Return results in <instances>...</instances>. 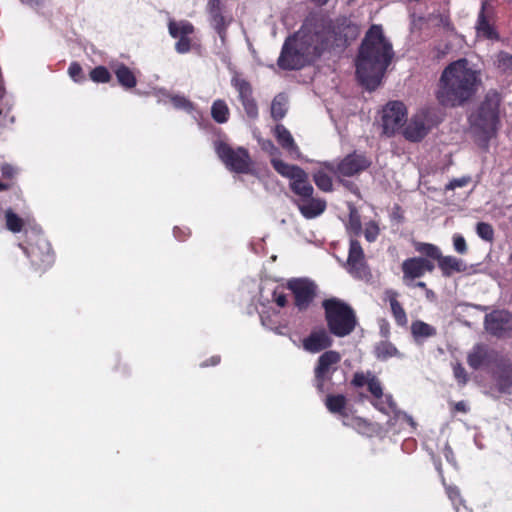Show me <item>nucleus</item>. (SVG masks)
<instances>
[{"label": "nucleus", "instance_id": "41", "mask_svg": "<svg viewBox=\"0 0 512 512\" xmlns=\"http://www.w3.org/2000/svg\"><path fill=\"white\" fill-rule=\"evenodd\" d=\"M497 67L504 73L512 75V55L500 52L497 56Z\"/></svg>", "mask_w": 512, "mask_h": 512}, {"label": "nucleus", "instance_id": "35", "mask_svg": "<svg viewBox=\"0 0 512 512\" xmlns=\"http://www.w3.org/2000/svg\"><path fill=\"white\" fill-rule=\"evenodd\" d=\"M286 98L283 94L274 97L271 103V117L275 121L283 119L286 115Z\"/></svg>", "mask_w": 512, "mask_h": 512}, {"label": "nucleus", "instance_id": "8", "mask_svg": "<svg viewBox=\"0 0 512 512\" xmlns=\"http://www.w3.org/2000/svg\"><path fill=\"white\" fill-rule=\"evenodd\" d=\"M433 114V110L429 108L422 109L415 114L404 128V137L411 142L421 141L437 124V121L433 119Z\"/></svg>", "mask_w": 512, "mask_h": 512}, {"label": "nucleus", "instance_id": "47", "mask_svg": "<svg viewBox=\"0 0 512 512\" xmlns=\"http://www.w3.org/2000/svg\"><path fill=\"white\" fill-rule=\"evenodd\" d=\"M476 231L479 237L486 241H491L494 236L493 227L486 222H479L476 227Z\"/></svg>", "mask_w": 512, "mask_h": 512}, {"label": "nucleus", "instance_id": "21", "mask_svg": "<svg viewBox=\"0 0 512 512\" xmlns=\"http://www.w3.org/2000/svg\"><path fill=\"white\" fill-rule=\"evenodd\" d=\"M299 209L301 215L306 219H313L321 215L327 207V203L320 197H314V194L301 201H293Z\"/></svg>", "mask_w": 512, "mask_h": 512}, {"label": "nucleus", "instance_id": "36", "mask_svg": "<svg viewBox=\"0 0 512 512\" xmlns=\"http://www.w3.org/2000/svg\"><path fill=\"white\" fill-rule=\"evenodd\" d=\"M312 179L315 185L323 192L333 191L332 178L324 171L318 170L313 173Z\"/></svg>", "mask_w": 512, "mask_h": 512}, {"label": "nucleus", "instance_id": "64", "mask_svg": "<svg viewBox=\"0 0 512 512\" xmlns=\"http://www.w3.org/2000/svg\"><path fill=\"white\" fill-rule=\"evenodd\" d=\"M416 287L418 288H421V289H427L426 288V283L425 282H422V281H419L415 284Z\"/></svg>", "mask_w": 512, "mask_h": 512}, {"label": "nucleus", "instance_id": "25", "mask_svg": "<svg viewBox=\"0 0 512 512\" xmlns=\"http://www.w3.org/2000/svg\"><path fill=\"white\" fill-rule=\"evenodd\" d=\"M343 265L356 279L369 281L372 278L371 270L367 265L365 258H347Z\"/></svg>", "mask_w": 512, "mask_h": 512}, {"label": "nucleus", "instance_id": "55", "mask_svg": "<svg viewBox=\"0 0 512 512\" xmlns=\"http://www.w3.org/2000/svg\"><path fill=\"white\" fill-rule=\"evenodd\" d=\"M368 379L364 373L362 372H356L354 375H353V378H352V381H351V384L354 386V387H363L364 385L367 384L368 382Z\"/></svg>", "mask_w": 512, "mask_h": 512}, {"label": "nucleus", "instance_id": "61", "mask_svg": "<svg viewBox=\"0 0 512 512\" xmlns=\"http://www.w3.org/2000/svg\"><path fill=\"white\" fill-rule=\"evenodd\" d=\"M11 188V184L0 181V191H7Z\"/></svg>", "mask_w": 512, "mask_h": 512}, {"label": "nucleus", "instance_id": "59", "mask_svg": "<svg viewBox=\"0 0 512 512\" xmlns=\"http://www.w3.org/2000/svg\"><path fill=\"white\" fill-rule=\"evenodd\" d=\"M339 181L343 184L344 187H346L352 193H354L356 195H358L360 193L359 188L355 183L350 182V181H343V180H341V178L339 179Z\"/></svg>", "mask_w": 512, "mask_h": 512}, {"label": "nucleus", "instance_id": "62", "mask_svg": "<svg viewBox=\"0 0 512 512\" xmlns=\"http://www.w3.org/2000/svg\"><path fill=\"white\" fill-rule=\"evenodd\" d=\"M268 148H271V149L275 148V146L271 140H267L266 142L263 143V149H268Z\"/></svg>", "mask_w": 512, "mask_h": 512}, {"label": "nucleus", "instance_id": "32", "mask_svg": "<svg viewBox=\"0 0 512 512\" xmlns=\"http://www.w3.org/2000/svg\"><path fill=\"white\" fill-rule=\"evenodd\" d=\"M411 334L416 342L433 337L437 334L436 328L421 320L413 321L411 324Z\"/></svg>", "mask_w": 512, "mask_h": 512}, {"label": "nucleus", "instance_id": "31", "mask_svg": "<svg viewBox=\"0 0 512 512\" xmlns=\"http://www.w3.org/2000/svg\"><path fill=\"white\" fill-rule=\"evenodd\" d=\"M271 164L275 171L281 176L288 178L289 182H292L304 171L300 166L288 164L281 159H272Z\"/></svg>", "mask_w": 512, "mask_h": 512}, {"label": "nucleus", "instance_id": "40", "mask_svg": "<svg viewBox=\"0 0 512 512\" xmlns=\"http://www.w3.org/2000/svg\"><path fill=\"white\" fill-rule=\"evenodd\" d=\"M347 229L355 236H359L362 232L361 217L356 208L350 209Z\"/></svg>", "mask_w": 512, "mask_h": 512}, {"label": "nucleus", "instance_id": "63", "mask_svg": "<svg viewBox=\"0 0 512 512\" xmlns=\"http://www.w3.org/2000/svg\"><path fill=\"white\" fill-rule=\"evenodd\" d=\"M311 1L317 5L322 6V5H325L329 0H311Z\"/></svg>", "mask_w": 512, "mask_h": 512}, {"label": "nucleus", "instance_id": "45", "mask_svg": "<svg viewBox=\"0 0 512 512\" xmlns=\"http://www.w3.org/2000/svg\"><path fill=\"white\" fill-rule=\"evenodd\" d=\"M453 375L460 386H464L469 381L468 373L459 362L453 365Z\"/></svg>", "mask_w": 512, "mask_h": 512}, {"label": "nucleus", "instance_id": "15", "mask_svg": "<svg viewBox=\"0 0 512 512\" xmlns=\"http://www.w3.org/2000/svg\"><path fill=\"white\" fill-rule=\"evenodd\" d=\"M484 327L492 336L506 337L512 331V314L506 310H493L485 315Z\"/></svg>", "mask_w": 512, "mask_h": 512}, {"label": "nucleus", "instance_id": "26", "mask_svg": "<svg viewBox=\"0 0 512 512\" xmlns=\"http://www.w3.org/2000/svg\"><path fill=\"white\" fill-rule=\"evenodd\" d=\"M438 265L445 276H451L454 273L464 272L470 274L473 266L465 264L461 258H436Z\"/></svg>", "mask_w": 512, "mask_h": 512}, {"label": "nucleus", "instance_id": "44", "mask_svg": "<svg viewBox=\"0 0 512 512\" xmlns=\"http://www.w3.org/2000/svg\"><path fill=\"white\" fill-rule=\"evenodd\" d=\"M414 247L421 256H441L439 249L432 244L414 242Z\"/></svg>", "mask_w": 512, "mask_h": 512}, {"label": "nucleus", "instance_id": "50", "mask_svg": "<svg viewBox=\"0 0 512 512\" xmlns=\"http://www.w3.org/2000/svg\"><path fill=\"white\" fill-rule=\"evenodd\" d=\"M173 234L177 240L186 241L191 236V229L187 226H175Z\"/></svg>", "mask_w": 512, "mask_h": 512}, {"label": "nucleus", "instance_id": "30", "mask_svg": "<svg viewBox=\"0 0 512 512\" xmlns=\"http://www.w3.org/2000/svg\"><path fill=\"white\" fill-rule=\"evenodd\" d=\"M374 355L380 361H386L392 357H403V354L396 348V346L387 340L380 341L375 345Z\"/></svg>", "mask_w": 512, "mask_h": 512}, {"label": "nucleus", "instance_id": "23", "mask_svg": "<svg viewBox=\"0 0 512 512\" xmlns=\"http://www.w3.org/2000/svg\"><path fill=\"white\" fill-rule=\"evenodd\" d=\"M289 189L297 197L293 201H301L314 194V187L312 186L309 180V175L305 170L292 182H289Z\"/></svg>", "mask_w": 512, "mask_h": 512}, {"label": "nucleus", "instance_id": "10", "mask_svg": "<svg viewBox=\"0 0 512 512\" xmlns=\"http://www.w3.org/2000/svg\"><path fill=\"white\" fill-rule=\"evenodd\" d=\"M294 297V305L299 311H306L317 294V286L308 279H292L287 284Z\"/></svg>", "mask_w": 512, "mask_h": 512}, {"label": "nucleus", "instance_id": "33", "mask_svg": "<svg viewBox=\"0 0 512 512\" xmlns=\"http://www.w3.org/2000/svg\"><path fill=\"white\" fill-rule=\"evenodd\" d=\"M325 405L329 412L333 414H339L341 416H346V405H347V399L342 394L337 395H327L325 400Z\"/></svg>", "mask_w": 512, "mask_h": 512}, {"label": "nucleus", "instance_id": "6", "mask_svg": "<svg viewBox=\"0 0 512 512\" xmlns=\"http://www.w3.org/2000/svg\"><path fill=\"white\" fill-rule=\"evenodd\" d=\"M215 151L230 171L238 174H251L253 172V161L246 148L238 147L234 149L229 144L218 141L215 144Z\"/></svg>", "mask_w": 512, "mask_h": 512}, {"label": "nucleus", "instance_id": "9", "mask_svg": "<svg viewBox=\"0 0 512 512\" xmlns=\"http://www.w3.org/2000/svg\"><path fill=\"white\" fill-rule=\"evenodd\" d=\"M310 63L312 62L305 56L304 52L287 37L277 60L279 68L285 71L300 70Z\"/></svg>", "mask_w": 512, "mask_h": 512}, {"label": "nucleus", "instance_id": "51", "mask_svg": "<svg viewBox=\"0 0 512 512\" xmlns=\"http://www.w3.org/2000/svg\"><path fill=\"white\" fill-rule=\"evenodd\" d=\"M0 171H1L2 177L4 179H9V180H12L17 174V169L8 163L2 164L0 166Z\"/></svg>", "mask_w": 512, "mask_h": 512}, {"label": "nucleus", "instance_id": "56", "mask_svg": "<svg viewBox=\"0 0 512 512\" xmlns=\"http://www.w3.org/2000/svg\"><path fill=\"white\" fill-rule=\"evenodd\" d=\"M273 301L279 306V307H285L288 303L287 296L282 291L275 290L273 293Z\"/></svg>", "mask_w": 512, "mask_h": 512}, {"label": "nucleus", "instance_id": "4", "mask_svg": "<svg viewBox=\"0 0 512 512\" xmlns=\"http://www.w3.org/2000/svg\"><path fill=\"white\" fill-rule=\"evenodd\" d=\"M325 320L330 334L342 338L350 335L357 326L353 308L339 298H329L322 302Z\"/></svg>", "mask_w": 512, "mask_h": 512}, {"label": "nucleus", "instance_id": "14", "mask_svg": "<svg viewBox=\"0 0 512 512\" xmlns=\"http://www.w3.org/2000/svg\"><path fill=\"white\" fill-rule=\"evenodd\" d=\"M227 2L228 0H209L206 7L210 24L222 42L225 41L228 26L232 22V17L227 15Z\"/></svg>", "mask_w": 512, "mask_h": 512}, {"label": "nucleus", "instance_id": "7", "mask_svg": "<svg viewBox=\"0 0 512 512\" xmlns=\"http://www.w3.org/2000/svg\"><path fill=\"white\" fill-rule=\"evenodd\" d=\"M371 164V160L364 153L353 151L339 160L338 163L324 162L323 166L340 179L342 177L358 176L366 171Z\"/></svg>", "mask_w": 512, "mask_h": 512}, {"label": "nucleus", "instance_id": "28", "mask_svg": "<svg viewBox=\"0 0 512 512\" xmlns=\"http://www.w3.org/2000/svg\"><path fill=\"white\" fill-rule=\"evenodd\" d=\"M274 136L278 144L286 151L292 153L298 150L290 131L282 124H277L274 128Z\"/></svg>", "mask_w": 512, "mask_h": 512}, {"label": "nucleus", "instance_id": "54", "mask_svg": "<svg viewBox=\"0 0 512 512\" xmlns=\"http://www.w3.org/2000/svg\"><path fill=\"white\" fill-rule=\"evenodd\" d=\"M348 256H364V252L360 242L356 239L350 241Z\"/></svg>", "mask_w": 512, "mask_h": 512}, {"label": "nucleus", "instance_id": "57", "mask_svg": "<svg viewBox=\"0 0 512 512\" xmlns=\"http://www.w3.org/2000/svg\"><path fill=\"white\" fill-rule=\"evenodd\" d=\"M251 247H252V252L255 254L267 253L263 239H258L257 241L252 242Z\"/></svg>", "mask_w": 512, "mask_h": 512}, {"label": "nucleus", "instance_id": "2", "mask_svg": "<svg viewBox=\"0 0 512 512\" xmlns=\"http://www.w3.org/2000/svg\"><path fill=\"white\" fill-rule=\"evenodd\" d=\"M480 85V72L466 58L458 59L442 71L435 97L445 108L463 107L474 98Z\"/></svg>", "mask_w": 512, "mask_h": 512}, {"label": "nucleus", "instance_id": "29", "mask_svg": "<svg viewBox=\"0 0 512 512\" xmlns=\"http://www.w3.org/2000/svg\"><path fill=\"white\" fill-rule=\"evenodd\" d=\"M118 83L125 89H132L137 85L134 72L124 63H120L114 70Z\"/></svg>", "mask_w": 512, "mask_h": 512}, {"label": "nucleus", "instance_id": "22", "mask_svg": "<svg viewBox=\"0 0 512 512\" xmlns=\"http://www.w3.org/2000/svg\"><path fill=\"white\" fill-rule=\"evenodd\" d=\"M494 367L499 391L507 392L512 387V363L503 356Z\"/></svg>", "mask_w": 512, "mask_h": 512}, {"label": "nucleus", "instance_id": "48", "mask_svg": "<svg viewBox=\"0 0 512 512\" xmlns=\"http://www.w3.org/2000/svg\"><path fill=\"white\" fill-rule=\"evenodd\" d=\"M175 50L179 54H186L192 49V38L191 36L180 37L175 43Z\"/></svg>", "mask_w": 512, "mask_h": 512}, {"label": "nucleus", "instance_id": "39", "mask_svg": "<svg viewBox=\"0 0 512 512\" xmlns=\"http://www.w3.org/2000/svg\"><path fill=\"white\" fill-rule=\"evenodd\" d=\"M89 77L95 83H109L112 79L109 70L102 65L93 68L89 73Z\"/></svg>", "mask_w": 512, "mask_h": 512}, {"label": "nucleus", "instance_id": "46", "mask_svg": "<svg viewBox=\"0 0 512 512\" xmlns=\"http://www.w3.org/2000/svg\"><path fill=\"white\" fill-rule=\"evenodd\" d=\"M367 387H368L369 392L375 398L379 399V398H381L383 396V389H382L381 382L379 381V379L375 375H372L368 379Z\"/></svg>", "mask_w": 512, "mask_h": 512}, {"label": "nucleus", "instance_id": "24", "mask_svg": "<svg viewBox=\"0 0 512 512\" xmlns=\"http://www.w3.org/2000/svg\"><path fill=\"white\" fill-rule=\"evenodd\" d=\"M385 300L389 301L391 313L398 326L404 327L408 323L407 314L402 304L398 301V292L393 289L385 291Z\"/></svg>", "mask_w": 512, "mask_h": 512}, {"label": "nucleus", "instance_id": "1", "mask_svg": "<svg viewBox=\"0 0 512 512\" xmlns=\"http://www.w3.org/2000/svg\"><path fill=\"white\" fill-rule=\"evenodd\" d=\"M394 56L392 44L386 39L381 25L373 24L366 32L355 60L356 77L369 91H374Z\"/></svg>", "mask_w": 512, "mask_h": 512}, {"label": "nucleus", "instance_id": "19", "mask_svg": "<svg viewBox=\"0 0 512 512\" xmlns=\"http://www.w3.org/2000/svg\"><path fill=\"white\" fill-rule=\"evenodd\" d=\"M359 34L360 26L349 18L339 20L335 28V40L341 42L343 46L350 45Z\"/></svg>", "mask_w": 512, "mask_h": 512}, {"label": "nucleus", "instance_id": "53", "mask_svg": "<svg viewBox=\"0 0 512 512\" xmlns=\"http://www.w3.org/2000/svg\"><path fill=\"white\" fill-rule=\"evenodd\" d=\"M453 244L457 253L464 254L466 252V241L463 236L455 235L453 237Z\"/></svg>", "mask_w": 512, "mask_h": 512}, {"label": "nucleus", "instance_id": "3", "mask_svg": "<svg viewBox=\"0 0 512 512\" xmlns=\"http://www.w3.org/2000/svg\"><path fill=\"white\" fill-rule=\"evenodd\" d=\"M501 94L494 89L489 90L477 108L470 114L469 123L479 141L485 145L497 135L501 126L500 106Z\"/></svg>", "mask_w": 512, "mask_h": 512}, {"label": "nucleus", "instance_id": "20", "mask_svg": "<svg viewBox=\"0 0 512 512\" xmlns=\"http://www.w3.org/2000/svg\"><path fill=\"white\" fill-rule=\"evenodd\" d=\"M477 36L483 37L488 40H499V34L496 31L491 17L487 13V3L483 2L481 9L478 13L476 25H475Z\"/></svg>", "mask_w": 512, "mask_h": 512}, {"label": "nucleus", "instance_id": "49", "mask_svg": "<svg viewBox=\"0 0 512 512\" xmlns=\"http://www.w3.org/2000/svg\"><path fill=\"white\" fill-rule=\"evenodd\" d=\"M380 233L378 224L375 221H370L366 224L364 229V236L368 242H374Z\"/></svg>", "mask_w": 512, "mask_h": 512}, {"label": "nucleus", "instance_id": "5", "mask_svg": "<svg viewBox=\"0 0 512 512\" xmlns=\"http://www.w3.org/2000/svg\"><path fill=\"white\" fill-rule=\"evenodd\" d=\"M288 38L304 52L311 62L320 58L328 46L326 33L312 21H305L301 28Z\"/></svg>", "mask_w": 512, "mask_h": 512}, {"label": "nucleus", "instance_id": "11", "mask_svg": "<svg viewBox=\"0 0 512 512\" xmlns=\"http://www.w3.org/2000/svg\"><path fill=\"white\" fill-rule=\"evenodd\" d=\"M340 361L341 355L335 350H328L320 355L314 370L315 386L318 391H324L325 383L331 379L332 374L336 371V366Z\"/></svg>", "mask_w": 512, "mask_h": 512}, {"label": "nucleus", "instance_id": "52", "mask_svg": "<svg viewBox=\"0 0 512 512\" xmlns=\"http://www.w3.org/2000/svg\"><path fill=\"white\" fill-rule=\"evenodd\" d=\"M469 180V177L454 178L445 186V190H454L457 187H464L469 183Z\"/></svg>", "mask_w": 512, "mask_h": 512}, {"label": "nucleus", "instance_id": "43", "mask_svg": "<svg viewBox=\"0 0 512 512\" xmlns=\"http://www.w3.org/2000/svg\"><path fill=\"white\" fill-rule=\"evenodd\" d=\"M170 101L176 109H181L189 113L194 110V104L185 96L173 95L170 97Z\"/></svg>", "mask_w": 512, "mask_h": 512}, {"label": "nucleus", "instance_id": "18", "mask_svg": "<svg viewBox=\"0 0 512 512\" xmlns=\"http://www.w3.org/2000/svg\"><path fill=\"white\" fill-rule=\"evenodd\" d=\"M333 344V339L330 336L329 330L320 327L313 329L310 334L302 340L303 348L310 353H318L320 351L330 348Z\"/></svg>", "mask_w": 512, "mask_h": 512}, {"label": "nucleus", "instance_id": "34", "mask_svg": "<svg viewBox=\"0 0 512 512\" xmlns=\"http://www.w3.org/2000/svg\"><path fill=\"white\" fill-rule=\"evenodd\" d=\"M211 117L218 124H224L228 122L230 117V110L224 100L217 99L212 103Z\"/></svg>", "mask_w": 512, "mask_h": 512}, {"label": "nucleus", "instance_id": "38", "mask_svg": "<svg viewBox=\"0 0 512 512\" xmlns=\"http://www.w3.org/2000/svg\"><path fill=\"white\" fill-rule=\"evenodd\" d=\"M52 252V247L49 241L42 236H38L35 243L31 245L32 254H36L38 256H50Z\"/></svg>", "mask_w": 512, "mask_h": 512}, {"label": "nucleus", "instance_id": "17", "mask_svg": "<svg viewBox=\"0 0 512 512\" xmlns=\"http://www.w3.org/2000/svg\"><path fill=\"white\" fill-rule=\"evenodd\" d=\"M432 258H407L402 263L403 280L408 285L409 280L422 277L434 269Z\"/></svg>", "mask_w": 512, "mask_h": 512}, {"label": "nucleus", "instance_id": "37", "mask_svg": "<svg viewBox=\"0 0 512 512\" xmlns=\"http://www.w3.org/2000/svg\"><path fill=\"white\" fill-rule=\"evenodd\" d=\"M6 219V228L13 232L19 233L22 231L24 227V221L21 217H19L16 213H14L11 209H8L5 212Z\"/></svg>", "mask_w": 512, "mask_h": 512}, {"label": "nucleus", "instance_id": "27", "mask_svg": "<svg viewBox=\"0 0 512 512\" xmlns=\"http://www.w3.org/2000/svg\"><path fill=\"white\" fill-rule=\"evenodd\" d=\"M168 32L172 38L178 39L180 37L193 35L195 33V27L188 20L176 21L170 19L168 22Z\"/></svg>", "mask_w": 512, "mask_h": 512}, {"label": "nucleus", "instance_id": "13", "mask_svg": "<svg viewBox=\"0 0 512 512\" xmlns=\"http://www.w3.org/2000/svg\"><path fill=\"white\" fill-rule=\"evenodd\" d=\"M231 85L237 91L238 99L247 117L251 120H256L259 116V110L257 101L253 96L251 83L239 74H235L231 79Z\"/></svg>", "mask_w": 512, "mask_h": 512}, {"label": "nucleus", "instance_id": "42", "mask_svg": "<svg viewBox=\"0 0 512 512\" xmlns=\"http://www.w3.org/2000/svg\"><path fill=\"white\" fill-rule=\"evenodd\" d=\"M68 75L76 83H83L86 81V75L81 65L76 61L70 63L68 67Z\"/></svg>", "mask_w": 512, "mask_h": 512}, {"label": "nucleus", "instance_id": "60", "mask_svg": "<svg viewBox=\"0 0 512 512\" xmlns=\"http://www.w3.org/2000/svg\"><path fill=\"white\" fill-rule=\"evenodd\" d=\"M454 411L466 413L468 411L467 404L464 401L454 403Z\"/></svg>", "mask_w": 512, "mask_h": 512}, {"label": "nucleus", "instance_id": "12", "mask_svg": "<svg viewBox=\"0 0 512 512\" xmlns=\"http://www.w3.org/2000/svg\"><path fill=\"white\" fill-rule=\"evenodd\" d=\"M503 356L485 343H477L467 354V364L473 370L494 367Z\"/></svg>", "mask_w": 512, "mask_h": 512}, {"label": "nucleus", "instance_id": "58", "mask_svg": "<svg viewBox=\"0 0 512 512\" xmlns=\"http://www.w3.org/2000/svg\"><path fill=\"white\" fill-rule=\"evenodd\" d=\"M220 362H221V357L219 355H213L210 358H208L207 360L203 361L200 364V367L206 368V367H209V366H216Z\"/></svg>", "mask_w": 512, "mask_h": 512}, {"label": "nucleus", "instance_id": "16", "mask_svg": "<svg viewBox=\"0 0 512 512\" xmlns=\"http://www.w3.org/2000/svg\"><path fill=\"white\" fill-rule=\"evenodd\" d=\"M407 120L406 106L400 101L389 102L383 109V130L387 135L394 134Z\"/></svg>", "mask_w": 512, "mask_h": 512}]
</instances>
